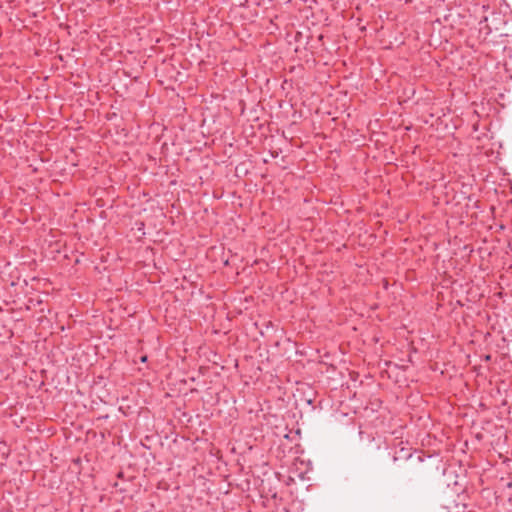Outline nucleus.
<instances>
[{
    "mask_svg": "<svg viewBox=\"0 0 512 512\" xmlns=\"http://www.w3.org/2000/svg\"><path fill=\"white\" fill-rule=\"evenodd\" d=\"M485 28L488 32H497L499 30H512V15L506 16L501 12H491L485 16Z\"/></svg>",
    "mask_w": 512,
    "mask_h": 512,
    "instance_id": "1",
    "label": "nucleus"
},
{
    "mask_svg": "<svg viewBox=\"0 0 512 512\" xmlns=\"http://www.w3.org/2000/svg\"><path fill=\"white\" fill-rule=\"evenodd\" d=\"M35 301L37 302V305L40 308H39V310H36V308L34 307V322L37 321L39 323V325H42L44 323L50 324V320L47 319L46 316L42 315L45 311V307L43 306V304L46 300H44L40 296H37V297L34 296V302Z\"/></svg>",
    "mask_w": 512,
    "mask_h": 512,
    "instance_id": "2",
    "label": "nucleus"
},
{
    "mask_svg": "<svg viewBox=\"0 0 512 512\" xmlns=\"http://www.w3.org/2000/svg\"><path fill=\"white\" fill-rule=\"evenodd\" d=\"M288 36H292V34H287ZM294 38L297 40L298 37H301L303 36V34H298V33H295L293 34Z\"/></svg>",
    "mask_w": 512,
    "mask_h": 512,
    "instance_id": "3",
    "label": "nucleus"
},
{
    "mask_svg": "<svg viewBox=\"0 0 512 512\" xmlns=\"http://www.w3.org/2000/svg\"><path fill=\"white\" fill-rule=\"evenodd\" d=\"M147 361V356H142L141 357V362H146Z\"/></svg>",
    "mask_w": 512,
    "mask_h": 512,
    "instance_id": "4",
    "label": "nucleus"
},
{
    "mask_svg": "<svg viewBox=\"0 0 512 512\" xmlns=\"http://www.w3.org/2000/svg\"><path fill=\"white\" fill-rule=\"evenodd\" d=\"M34 28L40 29V27L37 26V21L33 22Z\"/></svg>",
    "mask_w": 512,
    "mask_h": 512,
    "instance_id": "5",
    "label": "nucleus"
},
{
    "mask_svg": "<svg viewBox=\"0 0 512 512\" xmlns=\"http://www.w3.org/2000/svg\"><path fill=\"white\" fill-rule=\"evenodd\" d=\"M323 39V34H318V40H322Z\"/></svg>",
    "mask_w": 512,
    "mask_h": 512,
    "instance_id": "6",
    "label": "nucleus"
},
{
    "mask_svg": "<svg viewBox=\"0 0 512 512\" xmlns=\"http://www.w3.org/2000/svg\"><path fill=\"white\" fill-rule=\"evenodd\" d=\"M33 410H34V411H36V410H37V406H36V404H35V403H34Z\"/></svg>",
    "mask_w": 512,
    "mask_h": 512,
    "instance_id": "7",
    "label": "nucleus"
},
{
    "mask_svg": "<svg viewBox=\"0 0 512 512\" xmlns=\"http://www.w3.org/2000/svg\"><path fill=\"white\" fill-rule=\"evenodd\" d=\"M33 16H34V18L37 16V12L36 11H34Z\"/></svg>",
    "mask_w": 512,
    "mask_h": 512,
    "instance_id": "8",
    "label": "nucleus"
},
{
    "mask_svg": "<svg viewBox=\"0 0 512 512\" xmlns=\"http://www.w3.org/2000/svg\"><path fill=\"white\" fill-rule=\"evenodd\" d=\"M33 441H34V444H35V443H36V441H37V439L34 437V438H33Z\"/></svg>",
    "mask_w": 512,
    "mask_h": 512,
    "instance_id": "9",
    "label": "nucleus"
}]
</instances>
